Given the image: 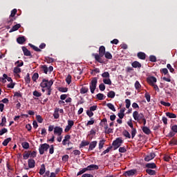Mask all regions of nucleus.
Here are the masks:
<instances>
[{"instance_id": "obj_46", "label": "nucleus", "mask_w": 177, "mask_h": 177, "mask_svg": "<svg viewBox=\"0 0 177 177\" xmlns=\"http://www.w3.org/2000/svg\"><path fill=\"white\" fill-rule=\"evenodd\" d=\"M149 62H152V63H156L157 62V57L154 55L149 56Z\"/></svg>"}, {"instance_id": "obj_45", "label": "nucleus", "mask_w": 177, "mask_h": 177, "mask_svg": "<svg viewBox=\"0 0 177 177\" xmlns=\"http://www.w3.org/2000/svg\"><path fill=\"white\" fill-rule=\"evenodd\" d=\"M101 75L104 79L110 78V73L109 72H104Z\"/></svg>"}, {"instance_id": "obj_61", "label": "nucleus", "mask_w": 177, "mask_h": 177, "mask_svg": "<svg viewBox=\"0 0 177 177\" xmlns=\"http://www.w3.org/2000/svg\"><path fill=\"white\" fill-rule=\"evenodd\" d=\"M15 85H16V83L11 82L7 85V88H9L10 89H13L15 88Z\"/></svg>"}, {"instance_id": "obj_14", "label": "nucleus", "mask_w": 177, "mask_h": 177, "mask_svg": "<svg viewBox=\"0 0 177 177\" xmlns=\"http://www.w3.org/2000/svg\"><path fill=\"white\" fill-rule=\"evenodd\" d=\"M88 151H92L97 145V141H93L91 143L89 142Z\"/></svg>"}, {"instance_id": "obj_17", "label": "nucleus", "mask_w": 177, "mask_h": 177, "mask_svg": "<svg viewBox=\"0 0 177 177\" xmlns=\"http://www.w3.org/2000/svg\"><path fill=\"white\" fill-rule=\"evenodd\" d=\"M131 66L133 68H140L142 67V64L138 61H134L131 63Z\"/></svg>"}, {"instance_id": "obj_11", "label": "nucleus", "mask_w": 177, "mask_h": 177, "mask_svg": "<svg viewBox=\"0 0 177 177\" xmlns=\"http://www.w3.org/2000/svg\"><path fill=\"white\" fill-rule=\"evenodd\" d=\"M54 133L58 136H62V133H63V128L60 127H55L54 128Z\"/></svg>"}, {"instance_id": "obj_50", "label": "nucleus", "mask_w": 177, "mask_h": 177, "mask_svg": "<svg viewBox=\"0 0 177 177\" xmlns=\"http://www.w3.org/2000/svg\"><path fill=\"white\" fill-rule=\"evenodd\" d=\"M30 153V156L32 157V158H35L37 157V151H28Z\"/></svg>"}, {"instance_id": "obj_33", "label": "nucleus", "mask_w": 177, "mask_h": 177, "mask_svg": "<svg viewBox=\"0 0 177 177\" xmlns=\"http://www.w3.org/2000/svg\"><path fill=\"white\" fill-rule=\"evenodd\" d=\"M0 127H6V117H2L1 122L0 123Z\"/></svg>"}, {"instance_id": "obj_56", "label": "nucleus", "mask_w": 177, "mask_h": 177, "mask_svg": "<svg viewBox=\"0 0 177 177\" xmlns=\"http://www.w3.org/2000/svg\"><path fill=\"white\" fill-rule=\"evenodd\" d=\"M16 13H17V9L15 8L11 11L10 17H15L16 16Z\"/></svg>"}, {"instance_id": "obj_31", "label": "nucleus", "mask_w": 177, "mask_h": 177, "mask_svg": "<svg viewBox=\"0 0 177 177\" xmlns=\"http://www.w3.org/2000/svg\"><path fill=\"white\" fill-rule=\"evenodd\" d=\"M11 141H12V138H8L3 140V142H2V145L3 146H8V145L9 144V142H11Z\"/></svg>"}, {"instance_id": "obj_48", "label": "nucleus", "mask_w": 177, "mask_h": 177, "mask_svg": "<svg viewBox=\"0 0 177 177\" xmlns=\"http://www.w3.org/2000/svg\"><path fill=\"white\" fill-rule=\"evenodd\" d=\"M111 149H113V146L109 147L106 150H104L102 153L101 156H104V154H107V153H109Z\"/></svg>"}, {"instance_id": "obj_5", "label": "nucleus", "mask_w": 177, "mask_h": 177, "mask_svg": "<svg viewBox=\"0 0 177 177\" xmlns=\"http://www.w3.org/2000/svg\"><path fill=\"white\" fill-rule=\"evenodd\" d=\"M160 73L165 75H167V77H162L163 81H166V82H171V75H169V73H168V69H167V68H162L160 70Z\"/></svg>"}, {"instance_id": "obj_59", "label": "nucleus", "mask_w": 177, "mask_h": 177, "mask_svg": "<svg viewBox=\"0 0 177 177\" xmlns=\"http://www.w3.org/2000/svg\"><path fill=\"white\" fill-rule=\"evenodd\" d=\"M99 89L100 91H102V92H103V91H104L106 89V86L104 85V84L102 83L99 85Z\"/></svg>"}, {"instance_id": "obj_13", "label": "nucleus", "mask_w": 177, "mask_h": 177, "mask_svg": "<svg viewBox=\"0 0 177 177\" xmlns=\"http://www.w3.org/2000/svg\"><path fill=\"white\" fill-rule=\"evenodd\" d=\"M86 171H93V169H99V166L96 165H90L87 167H85Z\"/></svg>"}, {"instance_id": "obj_44", "label": "nucleus", "mask_w": 177, "mask_h": 177, "mask_svg": "<svg viewBox=\"0 0 177 177\" xmlns=\"http://www.w3.org/2000/svg\"><path fill=\"white\" fill-rule=\"evenodd\" d=\"M169 145H173L174 146H177V139L173 138L171 139V140L169 141Z\"/></svg>"}, {"instance_id": "obj_27", "label": "nucleus", "mask_w": 177, "mask_h": 177, "mask_svg": "<svg viewBox=\"0 0 177 177\" xmlns=\"http://www.w3.org/2000/svg\"><path fill=\"white\" fill-rule=\"evenodd\" d=\"M53 117L55 120H57V118H59V117H60V115H59V109L58 108L55 109V112L53 113Z\"/></svg>"}, {"instance_id": "obj_49", "label": "nucleus", "mask_w": 177, "mask_h": 177, "mask_svg": "<svg viewBox=\"0 0 177 177\" xmlns=\"http://www.w3.org/2000/svg\"><path fill=\"white\" fill-rule=\"evenodd\" d=\"M66 84H68V85H70V84H71V75H68L66 78Z\"/></svg>"}, {"instance_id": "obj_62", "label": "nucleus", "mask_w": 177, "mask_h": 177, "mask_svg": "<svg viewBox=\"0 0 177 177\" xmlns=\"http://www.w3.org/2000/svg\"><path fill=\"white\" fill-rule=\"evenodd\" d=\"M167 68L169 70L170 73H174V71H175V69H174L169 64H167Z\"/></svg>"}, {"instance_id": "obj_21", "label": "nucleus", "mask_w": 177, "mask_h": 177, "mask_svg": "<svg viewBox=\"0 0 177 177\" xmlns=\"http://www.w3.org/2000/svg\"><path fill=\"white\" fill-rule=\"evenodd\" d=\"M20 27H21V25H20V24H17L12 26V28L10 30L9 32H14V31H17V30H19Z\"/></svg>"}, {"instance_id": "obj_57", "label": "nucleus", "mask_w": 177, "mask_h": 177, "mask_svg": "<svg viewBox=\"0 0 177 177\" xmlns=\"http://www.w3.org/2000/svg\"><path fill=\"white\" fill-rule=\"evenodd\" d=\"M30 73H27L26 76L25 77V82L26 84H30Z\"/></svg>"}, {"instance_id": "obj_54", "label": "nucleus", "mask_w": 177, "mask_h": 177, "mask_svg": "<svg viewBox=\"0 0 177 177\" xmlns=\"http://www.w3.org/2000/svg\"><path fill=\"white\" fill-rule=\"evenodd\" d=\"M36 120L37 121H38L39 122V124H42V122L44 121V119L42 118V117L39 115H37L36 116Z\"/></svg>"}, {"instance_id": "obj_64", "label": "nucleus", "mask_w": 177, "mask_h": 177, "mask_svg": "<svg viewBox=\"0 0 177 177\" xmlns=\"http://www.w3.org/2000/svg\"><path fill=\"white\" fill-rule=\"evenodd\" d=\"M171 129L173 132L177 133V125L175 124V125H173L171 127Z\"/></svg>"}, {"instance_id": "obj_34", "label": "nucleus", "mask_w": 177, "mask_h": 177, "mask_svg": "<svg viewBox=\"0 0 177 177\" xmlns=\"http://www.w3.org/2000/svg\"><path fill=\"white\" fill-rule=\"evenodd\" d=\"M89 89L88 88V87H82L80 89V93H82V95H84L85 93H88Z\"/></svg>"}, {"instance_id": "obj_3", "label": "nucleus", "mask_w": 177, "mask_h": 177, "mask_svg": "<svg viewBox=\"0 0 177 177\" xmlns=\"http://www.w3.org/2000/svg\"><path fill=\"white\" fill-rule=\"evenodd\" d=\"M53 85V80H48L46 79H43L42 82L40 83V86L42 88L41 91L45 92V88L48 89V88L52 87Z\"/></svg>"}, {"instance_id": "obj_41", "label": "nucleus", "mask_w": 177, "mask_h": 177, "mask_svg": "<svg viewBox=\"0 0 177 177\" xmlns=\"http://www.w3.org/2000/svg\"><path fill=\"white\" fill-rule=\"evenodd\" d=\"M15 20H16V18L15 17H9V19L7 20V24H12V23H13V21H15Z\"/></svg>"}, {"instance_id": "obj_18", "label": "nucleus", "mask_w": 177, "mask_h": 177, "mask_svg": "<svg viewBox=\"0 0 177 177\" xmlns=\"http://www.w3.org/2000/svg\"><path fill=\"white\" fill-rule=\"evenodd\" d=\"M28 165L29 168H35V160L34 159H28Z\"/></svg>"}, {"instance_id": "obj_19", "label": "nucleus", "mask_w": 177, "mask_h": 177, "mask_svg": "<svg viewBox=\"0 0 177 177\" xmlns=\"http://www.w3.org/2000/svg\"><path fill=\"white\" fill-rule=\"evenodd\" d=\"M137 57L140 59V60H145L146 59V53L143 52H139L137 53Z\"/></svg>"}, {"instance_id": "obj_29", "label": "nucleus", "mask_w": 177, "mask_h": 177, "mask_svg": "<svg viewBox=\"0 0 177 177\" xmlns=\"http://www.w3.org/2000/svg\"><path fill=\"white\" fill-rule=\"evenodd\" d=\"M107 97H110L111 99H114L115 97V92L111 91L108 93Z\"/></svg>"}, {"instance_id": "obj_60", "label": "nucleus", "mask_w": 177, "mask_h": 177, "mask_svg": "<svg viewBox=\"0 0 177 177\" xmlns=\"http://www.w3.org/2000/svg\"><path fill=\"white\" fill-rule=\"evenodd\" d=\"M8 133V129L3 128L1 130H0V136H2V135H4V133Z\"/></svg>"}, {"instance_id": "obj_47", "label": "nucleus", "mask_w": 177, "mask_h": 177, "mask_svg": "<svg viewBox=\"0 0 177 177\" xmlns=\"http://www.w3.org/2000/svg\"><path fill=\"white\" fill-rule=\"evenodd\" d=\"M3 77H4V78H6V80H7V81L8 82H13V80H12V77H8V75H6V74H3Z\"/></svg>"}, {"instance_id": "obj_10", "label": "nucleus", "mask_w": 177, "mask_h": 177, "mask_svg": "<svg viewBox=\"0 0 177 177\" xmlns=\"http://www.w3.org/2000/svg\"><path fill=\"white\" fill-rule=\"evenodd\" d=\"M147 81L148 84L151 86L156 84L155 83L157 82V78L153 76H151L147 77Z\"/></svg>"}, {"instance_id": "obj_7", "label": "nucleus", "mask_w": 177, "mask_h": 177, "mask_svg": "<svg viewBox=\"0 0 177 177\" xmlns=\"http://www.w3.org/2000/svg\"><path fill=\"white\" fill-rule=\"evenodd\" d=\"M124 141H122V139L118 138L116 140H115L113 143L112 146L113 147V150H117L118 147H120V146L122 145Z\"/></svg>"}, {"instance_id": "obj_30", "label": "nucleus", "mask_w": 177, "mask_h": 177, "mask_svg": "<svg viewBox=\"0 0 177 177\" xmlns=\"http://www.w3.org/2000/svg\"><path fill=\"white\" fill-rule=\"evenodd\" d=\"M38 78H39V75L38 73H35L32 77V82H37V80H38Z\"/></svg>"}, {"instance_id": "obj_2", "label": "nucleus", "mask_w": 177, "mask_h": 177, "mask_svg": "<svg viewBox=\"0 0 177 177\" xmlns=\"http://www.w3.org/2000/svg\"><path fill=\"white\" fill-rule=\"evenodd\" d=\"M133 118L135 121H138V124H143V127H146V118H145V115L142 113H139L138 111H135L133 113Z\"/></svg>"}, {"instance_id": "obj_43", "label": "nucleus", "mask_w": 177, "mask_h": 177, "mask_svg": "<svg viewBox=\"0 0 177 177\" xmlns=\"http://www.w3.org/2000/svg\"><path fill=\"white\" fill-rule=\"evenodd\" d=\"M41 68L42 71H44V74H48V66L46 65H42L41 66Z\"/></svg>"}, {"instance_id": "obj_25", "label": "nucleus", "mask_w": 177, "mask_h": 177, "mask_svg": "<svg viewBox=\"0 0 177 177\" xmlns=\"http://www.w3.org/2000/svg\"><path fill=\"white\" fill-rule=\"evenodd\" d=\"M104 56H105V58L108 59L109 60H111V59H113V55H111V53L109 51L106 52Z\"/></svg>"}, {"instance_id": "obj_28", "label": "nucleus", "mask_w": 177, "mask_h": 177, "mask_svg": "<svg viewBox=\"0 0 177 177\" xmlns=\"http://www.w3.org/2000/svg\"><path fill=\"white\" fill-rule=\"evenodd\" d=\"M21 146H22L23 149H25V150L30 149V143H28V142H22Z\"/></svg>"}, {"instance_id": "obj_32", "label": "nucleus", "mask_w": 177, "mask_h": 177, "mask_svg": "<svg viewBox=\"0 0 177 177\" xmlns=\"http://www.w3.org/2000/svg\"><path fill=\"white\" fill-rule=\"evenodd\" d=\"M104 143H106V140H100L99 147H98V149L100 150H102V149H103V146H104Z\"/></svg>"}, {"instance_id": "obj_6", "label": "nucleus", "mask_w": 177, "mask_h": 177, "mask_svg": "<svg viewBox=\"0 0 177 177\" xmlns=\"http://www.w3.org/2000/svg\"><path fill=\"white\" fill-rule=\"evenodd\" d=\"M97 85V77H93L90 83V90L91 93H95L96 86Z\"/></svg>"}, {"instance_id": "obj_8", "label": "nucleus", "mask_w": 177, "mask_h": 177, "mask_svg": "<svg viewBox=\"0 0 177 177\" xmlns=\"http://www.w3.org/2000/svg\"><path fill=\"white\" fill-rule=\"evenodd\" d=\"M23 66H24V62L21 61L20 62V64H17V67L14 68V70H13L14 74H20V73H21V68H20L19 67H23Z\"/></svg>"}, {"instance_id": "obj_37", "label": "nucleus", "mask_w": 177, "mask_h": 177, "mask_svg": "<svg viewBox=\"0 0 177 177\" xmlns=\"http://www.w3.org/2000/svg\"><path fill=\"white\" fill-rule=\"evenodd\" d=\"M134 86L137 91H140V89L142 88V85H140L139 81L136 82Z\"/></svg>"}, {"instance_id": "obj_12", "label": "nucleus", "mask_w": 177, "mask_h": 177, "mask_svg": "<svg viewBox=\"0 0 177 177\" xmlns=\"http://www.w3.org/2000/svg\"><path fill=\"white\" fill-rule=\"evenodd\" d=\"M136 174V169H131L124 172V176H133Z\"/></svg>"}, {"instance_id": "obj_16", "label": "nucleus", "mask_w": 177, "mask_h": 177, "mask_svg": "<svg viewBox=\"0 0 177 177\" xmlns=\"http://www.w3.org/2000/svg\"><path fill=\"white\" fill-rule=\"evenodd\" d=\"M22 50L24 52V56H30V57H32V55H31V52L28 50L26 46H22Z\"/></svg>"}, {"instance_id": "obj_39", "label": "nucleus", "mask_w": 177, "mask_h": 177, "mask_svg": "<svg viewBox=\"0 0 177 177\" xmlns=\"http://www.w3.org/2000/svg\"><path fill=\"white\" fill-rule=\"evenodd\" d=\"M106 106L108 108H109L110 110H111L112 111H115V107L114 106V105L111 103H108L106 104Z\"/></svg>"}, {"instance_id": "obj_55", "label": "nucleus", "mask_w": 177, "mask_h": 177, "mask_svg": "<svg viewBox=\"0 0 177 177\" xmlns=\"http://www.w3.org/2000/svg\"><path fill=\"white\" fill-rule=\"evenodd\" d=\"M160 104L162 106H165V107H171V103L169 102H165L164 101H160Z\"/></svg>"}, {"instance_id": "obj_15", "label": "nucleus", "mask_w": 177, "mask_h": 177, "mask_svg": "<svg viewBox=\"0 0 177 177\" xmlns=\"http://www.w3.org/2000/svg\"><path fill=\"white\" fill-rule=\"evenodd\" d=\"M145 167L146 168H148V169H156V168H157V165L154 162L147 163Z\"/></svg>"}, {"instance_id": "obj_51", "label": "nucleus", "mask_w": 177, "mask_h": 177, "mask_svg": "<svg viewBox=\"0 0 177 177\" xmlns=\"http://www.w3.org/2000/svg\"><path fill=\"white\" fill-rule=\"evenodd\" d=\"M88 145H89L88 141L83 140V141H82V142L80 144V147H85V146H88Z\"/></svg>"}, {"instance_id": "obj_63", "label": "nucleus", "mask_w": 177, "mask_h": 177, "mask_svg": "<svg viewBox=\"0 0 177 177\" xmlns=\"http://www.w3.org/2000/svg\"><path fill=\"white\" fill-rule=\"evenodd\" d=\"M145 97L147 99V101L148 102V103H149L150 99H151L150 94H149V93H146L145 94Z\"/></svg>"}, {"instance_id": "obj_9", "label": "nucleus", "mask_w": 177, "mask_h": 177, "mask_svg": "<svg viewBox=\"0 0 177 177\" xmlns=\"http://www.w3.org/2000/svg\"><path fill=\"white\" fill-rule=\"evenodd\" d=\"M156 158V153L154 152L150 153L149 155L146 156L145 158V161L149 162V161H151Z\"/></svg>"}, {"instance_id": "obj_40", "label": "nucleus", "mask_w": 177, "mask_h": 177, "mask_svg": "<svg viewBox=\"0 0 177 177\" xmlns=\"http://www.w3.org/2000/svg\"><path fill=\"white\" fill-rule=\"evenodd\" d=\"M24 160H28L30 158V152L26 151L23 154Z\"/></svg>"}, {"instance_id": "obj_26", "label": "nucleus", "mask_w": 177, "mask_h": 177, "mask_svg": "<svg viewBox=\"0 0 177 177\" xmlns=\"http://www.w3.org/2000/svg\"><path fill=\"white\" fill-rule=\"evenodd\" d=\"M28 45H29V46H30V48H32L33 49V50H35V52H42V50H41V49L39 48L38 47L34 46L33 44H29Z\"/></svg>"}, {"instance_id": "obj_38", "label": "nucleus", "mask_w": 177, "mask_h": 177, "mask_svg": "<svg viewBox=\"0 0 177 177\" xmlns=\"http://www.w3.org/2000/svg\"><path fill=\"white\" fill-rule=\"evenodd\" d=\"M146 172L148 175H156V171L151 169H147Z\"/></svg>"}, {"instance_id": "obj_1", "label": "nucleus", "mask_w": 177, "mask_h": 177, "mask_svg": "<svg viewBox=\"0 0 177 177\" xmlns=\"http://www.w3.org/2000/svg\"><path fill=\"white\" fill-rule=\"evenodd\" d=\"M106 53V47L104 46H101L99 48V54L97 53H93L92 56L95 58V61L98 63H100L101 64L104 63L102 57L104 56V54Z\"/></svg>"}, {"instance_id": "obj_42", "label": "nucleus", "mask_w": 177, "mask_h": 177, "mask_svg": "<svg viewBox=\"0 0 177 177\" xmlns=\"http://www.w3.org/2000/svg\"><path fill=\"white\" fill-rule=\"evenodd\" d=\"M102 81L106 85H111V80H110V77L108 79H103Z\"/></svg>"}, {"instance_id": "obj_36", "label": "nucleus", "mask_w": 177, "mask_h": 177, "mask_svg": "<svg viewBox=\"0 0 177 177\" xmlns=\"http://www.w3.org/2000/svg\"><path fill=\"white\" fill-rule=\"evenodd\" d=\"M123 136L125 137V138H127V139H131V133H129V131H127V130H124L123 131Z\"/></svg>"}, {"instance_id": "obj_58", "label": "nucleus", "mask_w": 177, "mask_h": 177, "mask_svg": "<svg viewBox=\"0 0 177 177\" xmlns=\"http://www.w3.org/2000/svg\"><path fill=\"white\" fill-rule=\"evenodd\" d=\"M136 129H131V138L133 139L135 136H136Z\"/></svg>"}, {"instance_id": "obj_22", "label": "nucleus", "mask_w": 177, "mask_h": 177, "mask_svg": "<svg viewBox=\"0 0 177 177\" xmlns=\"http://www.w3.org/2000/svg\"><path fill=\"white\" fill-rule=\"evenodd\" d=\"M26 41V37L24 36L19 37L17 39V42L19 44V45H23Z\"/></svg>"}, {"instance_id": "obj_4", "label": "nucleus", "mask_w": 177, "mask_h": 177, "mask_svg": "<svg viewBox=\"0 0 177 177\" xmlns=\"http://www.w3.org/2000/svg\"><path fill=\"white\" fill-rule=\"evenodd\" d=\"M49 147H50V146L47 143L41 144L40 146L39 147V154L42 156L45 153V151H48V149H49Z\"/></svg>"}, {"instance_id": "obj_52", "label": "nucleus", "mask_w": 177, "mask_h": 177, "mask_svg": "<svg viewBox=\"0 0 177 177\" xmlns=\"http://www.w3.org/2000/svg\"><path fill=\"white\" fill-rule=\"evenodd\" d=\"M125 103H126V109H129V107H131V100L126 99Z\"/></svg>"}, {"instance_id": "obj_24", "label": "nucleus", "mask_w": 177, "mask_h": 177, "mask_svg": "<svg viewBox=\"0 0 177 177\" xmlns=\"http://www.w3.org/2000/svg\"><path fill=\"white\" fill-rule=\"evenodd\" d=\"M96 97L98 100H104L106 96H104V94L103 93H98L96 95Z\"/></svg>"}, {"instance_id": "obj_35", "label": "nucleus", "mask_w": 177, "mask_h": 177, "mask_svg": "<svg viewBox=\"0 0 177 177\" xmlns=\"http://www.w3.org/2000/svg\"><path fill=\"white\" fill-rule=\"evenodd\" d=\"M166 115L167 117H169V118H176V115L171 112H167Z\"/></svg>"}, {"instance_id": "obj_20", "label": "nucleus", "mask_w": 177, "mask_h": 177, "mask_svg": "<svg viewBox=\"0 0 177 177\" xmlns=\"http://www.w3.org/2000/svg\"><path fill=\"white\" fill-rule=\"evenodd\" d=\"M142 132H144L145 135H150V133H151V130H150V129H149V127L146 126H143L142 127Z\"/></svg>"}, {"instance_id": "obj_53", "label": "nucleus", "mask_w": 177, "mask_h": 177, "mask_svg": "<svg viewBox=\"0 0 177 177\" xmlns=\"http://www.w3.org/2000/svg\"><path fill=\"white\" fill-rule=\"evenodd\" d=\"M33 96H35L36 97H40V96H42V93L38 92V91H33Z\"/></svg>"}, {"instance_id": "obj_23", "label": "nucleus", "mask_w": 177, "mask_h": 177, "mask_svg": "<svg viewBox=\"0 0 177 177\" xmlns=\"http://www.w3.org/2000/svg\"><path fill=\"white\" fill-rule=\"evenodd\" d=\"M46 171V168L45 167V165L42 164L41 165V168L39 169V174L40 175H44V174H45Z\"/></svg>"}]
</instances>
